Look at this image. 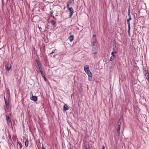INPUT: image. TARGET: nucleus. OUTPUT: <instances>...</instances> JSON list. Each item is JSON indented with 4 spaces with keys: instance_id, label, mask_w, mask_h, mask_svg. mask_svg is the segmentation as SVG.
Listing matches in <instances>:
<instances>
[{
    "instance_id": "nucleus-20",
    "label": "nucleus",
    "mask_w": 149,
    "mask_h": 149,
    "mask_svg": "<svg viewBox=\"0 0 149 149\" xmlns=\"http://www.w3.org/2000/svg\"><path fill=\"white\" fill-rule=\"evenodd\" d=\"M56 50H57V49H55L52 52H51L49 54H53L55 52Z\"/></svg>"
},
{
    "instance_id": "nucleus-18",
    "label": "nucleus",
    "mask_w": 149,
    "mask_h": 149,
    "mask_svg": "<svg viewBox=\"0 0 149 149\" xmlns=\"http://www.w3.org/2000/svg\"><path fill=\"white\" fill-rule=\"evenodd\" d=\"M51 23L53 25H54L55 23V21L54 20H52L51 21Z\"/></svg>"
},
{
    "instance_id": "nucleus-17",
    "label": "nucleus",
    "mask_w": 149,
    "mask_h": 149,
    "mask_svg": "<svg viewBox=\"0 0 149 149\" xmlns=\"http://www.w3.org/2000/svg\"><path fill=\"white\" fill-rule=\"evenodd\" d=\"M74 0H69V3L71 4H73L74 3Z\"/></svg>"
},
{
    "instance_id": "nucleus-1",
    "label": "nucleus",
    "mask_w": 149,
    "mask_h": 149,
    "mask_svg": "<svg viewBox=\"0 0 149 149\" xmlns=\"http://www.w3.org/2000/svg\"><path fill=\"white\" fill-rule=\"evenodd\" d=\"M84 70L86 73L88 74V80L89 81H91L92 79V74L90 71L88 65H85L84 67Z\"/></svg>"
},
{
    "instance_id": "nucleus-7",
    "label": "nucleus",
    "mask_w": 149,
    "mask_h": 149,
    "mask_svg": "<svg viewBox=\"0 0 149 149\" xmlns=\"http://www.w3.org/2000/svg\"><path fill=\"white\" fill-rule=\"evenodd\" d=\"M7 123L8 125L10 126L12 125L11 120L9 116H7L6 118Z\"/></svg>"
},
{
    "instance_id": "nucleus-16",
    "label": "nucleus",
    "mask_w": 149,
    "mask_h": 149,
    "mask_svg": "<svg viewBox=\"0 0 149 149\" xmlns=\"http://www.w3.org/2000/svg\"><path fill=\"white\" fill-rule=\"evenodd\" d=\"M29 142L28 139H27L25 142V145L26 147H27L28 146Z\"/></svg>"
},
{
    "instance_id": "nucleus-26",
    "label": "nucleus",
    "mask_w": 149,
    "mask_h": 149,
    "mask_svg": "<svg viewBox=\"0 0 149 149\" xmlns=\"http://www.w3.org/2000/svg\"><path fill=\"white\" fill-rule=\"evenodd\" d=\"M105 149V147L104 146H102V149Z\"/></svg>"
},
{
    "instance_id": "nucleus-30",
    "label": "nucleus",
    "mask_w": 149,
    "mask_h": 149,
    "mask_svg": "<svg viewBox=\"0 0 149 149\" xmlns=\"http://www.w3.org/2000/svg\"><path fill=\"white\" fill-rule=\"evenodd\" d=\"M72 149V148H71V149Z\"/></svg>"
},
{
    "instance_id": "nucleus-8",
    "label": "nucleus",
    "mask_w": 149,
    "mask_h": 149,
    "mask_svg": "<svg viewBox=\"0 0 149 149\" xmlns=\"http://www.w3.org/2000/svg\"><path fill=\"white\" fill-rule=\"evenodd\" d=\"M5 104L6 105V108L7 109H8L9 107V101L8 99L4 98Z\"/></svg>"
},
{
    "instance_id": "nucleus-2",
    "label": "nucleus",
    "mask_w": 149,
    "mask_h": 149,
    "mask_svg": "<svg viewBox=\"0 0 149 149\" xmlns=\"http://www.w3.org/2000/svg\"><path fill=\"white\" fill-rule=\"evenodd\" d=\"M96 40H94L93 41L92 43L93 45L94 46V47H93L92 48V51H93V56L94 57H95L97 55V50L96 49V47L95 46V44L96 43Z\"/></svg>"
},
{
    "instance_id": "nucleus-22",
    "label": "nucleus",
    "mask_w": 149,
    "mask_h": 149,
    "mask_svg": "<svg viewBox=\"0 0 149 149\" xmlns=\"http://www.w3.org/2000/svg\"><path fill=\"white\" fill-rule=\"evenodd\" d=\"M40 73L41 74V75L42 76L44 75L42 70V71H40Z\"/></svg>"
},
{
    "instance_id": "nucleus-5",
    "label": "nucleus",
    "mask_w": 149,
    "mask_h": 149,
    "mask_svg": "<svg viewBox=\"0 0 149 149\" xmlns=\"http://www.w3.org/2000/svg\"><path fill=\"white\" fill-rule=\"evenodd\" d=\"M121 124V123L120 121H119L118 123V126L117 128V133L118 136H119L120 134V125Z\"/></svg>"
},
{
    "instance_id": "nucleus-9",
    "label": "nucleus",
    "mask_w": 149,
    "mask_h": 149,
    "mask_svg": "<svg viewBox=\"0 0 149 149\" xmlns=\"http://www.w3.org/2000/svg\"><path fill=\"white\" fill-rule=\"evenodd\" d=\"M11 65L10 64L8 63L7 64L6 67V69L7 70L9 71L11 69Z\"/></svg>"
},
{
    "instance_id": "nucleus-15",
    "label": "nucleus",
    "mask_w": 149,
    "mask_h": 149,
    "mask_svg": "<svg viewBox=\"0 0 149 149\" xmlns=\"http://www.w3.org/2000/svg\"><path fill=\"white\" fill-rule=\"evenodd\" d=\"M130 30V26L128 27V30L127 32L128 33V36L130 37L131 36Z\"/></svg>"
},
{
    "instance_id": "nucleus-11",
    "label": "nucleus",
    "mask_w": 149,
    "mask_h": 149,
    "mask_svg": "<svg viewBox=\"0 0 149 149\" xmlns=\"http://www.w3.org/2000/svg\"><path fill=\"white\" fill-rule=\"evenodd\" d=\"M17 146L18 148L21 149L22 148V145L20 142L18 141L17 142Z\"/></svg>"
},
{
    "instance_id": "nucleus-24",
    "label": "nucleus",
    "mask_w": 149,
    "mask_h": 149,
    "mask_svg": "<svg viewBox=\"0 0 149 149\" xmlns=\"http://www.w3.org/2000/svg\"><path fill=\"white\" fill-rule=\"evenodd\" d=\"M44 78V80H45V81H46V80H47V79H46V77H44V78Z\"/></svg>"
},
{
    "instance_id": "nucleus-29",
    "label": "nucleus",
    "mask_w": 149,
    "mask_h": 149,
    "mask_svg": "<svg viewBox=\"0 0 149 149\" xmlns=\"http://www.w3.org/2000/svg\"><path fill=\"white\" fill-rule=\"evenodd\" d=\"M71 32H70V34H71Z\"/></svg>"
},
{
    "instance_id": "nucleus-21",
    "label": "nucleus",
    "mask_w": 149,
    "mask_h": 149,
    "mask_svg": "<svg viewBox=\"0 0 149 149\" xmlns=\"http://www.w3.org/2000/svg\"><path fill=\"white\" fill-rule=\"evenodd\" d=\"M95 37H96L95 35H93V40H96Z\"/></svg>"
},
{
    "instance_id": "nucleus-12",
    "label": "nucleus",
    "mask_w": 149,
    "mask_h": 149,
    "mask_svg": "<svg viewBox=\"0 0 149 149\" xmlns=\"http://www.w3.org/2000/svg\"><path fill=\"white\" fill-rule=\"evenodd\" d=\"M69 109V108L68 106L65 104L63 106V111H65L68 110Z\"/></svg>"
},
{
    "instance_id": "nucleus-23",
    "label": "nucleus",
    "mask_w": 149,
    "mask_h": 149,
    "mask_svg": "<svg viewBox=\"0 0 149 149\" xmlns=\"http://www.w3.org/2000/svg\"><path fill=\"white\" fill-rule=\"evenodd\" d=\"M130 7H129L128 8V12H129V13H130Z\"/></svg>"
},
{
    "instance_id": "nucleus-6",
    "label": "nucleus",
    "mask_w": 149,
    "mask_h": 149,
    "mask_svg": "<svg viewBox=\"0 0 149 149\" xmlns=\"http://www.w3.org/2000/svg\"><path fill=\"white\" fill-rule=\"evenodd\" d=\"M36 62L37 65V67L38 68L39 71H42V68L40 63L38 60H36Z\"/></svg>"
},
{
    "instance_id": "nucleus-19",
    "label": "nucleus",
    "mask_w": 149,
    "mask_h": 149,
    "mask_svg": "<svg viewBox=\"0 0 149 149\" xmlns=\"http://www.w3.org/2000/svg\"><path fill=\"white\" fill-rule=\"evenodd\" d=\"M128 16L129 17V18H130V19H132V18H131V15L130 14V13H129V12H128Z\"/></svg>"
},
{
    "instance_id": "nucleus-14",
    "label": "nucleus",
    "mask_w": 149,
    "mask_h": 149,
    "mask_svg": "<svg viewBox=\"0 0 149 149\" xmlns=\"http://www.w3.org/2000/svg\"><path fill=\"white\" fill-rule=\"evenodd\" d=\"M132 19H130V18H128L127 20V24L128 26V27L129 26H130V21Z\"/></svg>"
},
{
    "instance_id": "nucleus-27",
    "label": "nucleus",
    "mask_w": 149,
    "mask_h": 149,
    "mask_svg": "<svg viewBox=\"0 0 149 149\" xmlns=\"http://www.w3.org/2000/svg\"><path fill=\"white\" fill-rule=\"evenodd\" d=\"M54 12V11L53 10H51V14H52Z\"/></svg>"
},
{
    "instance_id": "nucleus-28",
    "label": "nucleus",
    "mask_w": 149,
    "mask_h": 149,
    "mask_svg": "<svg viewBox=\"0 0 149 149\" xmlns=\"http://www.w3.org/2000/svg\"><path fill=\"white\" fill-rule=\"evenodd\" d=\"M42 77L43 78H44V77H45V75H42Z\"/></svg>"
},
{
    "instance_id": "nucleus-4",
    "label": "nucleus",
    "mask_w": 149,
    "mask_h": 149,
    "mask_svg": "<svg viewBox=\"0 0 149 149\" xmlns=\"http://www.w3.org/2000/svg\"><path fill=\"white\" fill-rule=\"evenodd\" d=\"M113 50L115 51V48L114 47L113 48ZM117 52L116 51H114L113 52H112L111 53V56L110 57V61H112L116 57V55H115V54L117 53Z\"/></svg>"
},
{
    "instance_id": "nucleus-13",
    "label": "nucleus",
    "mask_w": 149,
    "mask_h": 149,
    "mask_svg": "<svg viewBox=\"0 0 149 149\" xmlns=\"http://www.w3.org/2000/svg\"><path fill=\"white\" fill-rule=\"evenodd\" d=\"M69 38L70 41L71 42L74 39V36L73 35H71L69 37Z\"/></svg>"
},
{
    "instance_id": "nucleus-3",
    "label": "nucleus",
    "mask_w": 149,
    "mask_h": 149,
    "mask_svg": "<svg viewBox=\"0 0 149 149\" xmlns=\"http://www.w3.org/2000/svg\"><path fill=\"white\" fill-rule=\"evenodd\" d=\"M67 7L68 10H69V12H70L69 17L70 18L73 15L74 13V10L72 7H69V5L68 3L67 4Z\"/></svg>"
},
{
    "instance_id": "nucleus-10",
    "label": "nucleus",
    "mask_w": 149,
    "mask_h": 149,
    "mask_svg": "<svg viewBox=\"0 0 149 149\" xmlns=\"http://www.w3.org/2000/svg\"><path fill=\"white\" fill-rule=\"evenodd\" d=\"M31 99L35 102L37 101L38 100L37 97L35 96H33L32 95L31 97Z\"/></svg>"
},
{
    "instance_id": "nucleus-25",
    "label": "nucleus",
    "mask_w": 149,
    "mask_h": 149,
    "mask_svg": "<svg viewBox=\"0 0 149 149\" xmlns=\"http://www.w3.org/2000/svg\"><path fill=\"white\" fill-rule=\"evenodd\" d=\"M42 149H45V148L43 146H42Z\"/></svg>"
}]
</instances>
